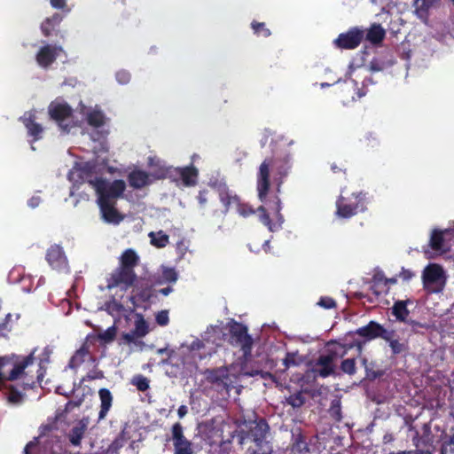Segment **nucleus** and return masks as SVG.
Here are the masks:
<instances>
[{
	"mask_svg": "<svg viewBox=\"0 0 454 454\" xmlns=\"http://www.w3.org/2000/svg\"><path fill=\"white\" fill-rule=\"evenodd\" d=\"M370 70L372 72H380L385 69V62L378 58H373L370 62Z\"/></svg>",
	"mask_w": 454,
	"mask_h": 454,
	"instance_id": "5fc2aeb1",
	"label": "nucleus"
},
{
	"mask_svg": "<svg viewBox=\"0 0 454 454\" xmlns=\"http://www.w3.org/2000/svg\"><path fill=\"white\" fill-rule=\"evenodd\" d=\"M115 202H98V205L105 222L109 223H119L122 216L114 207Z\"/></svg>",
	"mask_w": 454,
	"mask_h": 454,
	"instance_id": "a211bd4d",
	"label": "nucleus"
},
{
	"mask_svg": "<svg viewBox=\"0 0 454 454\" xmlns=\"http://www.w3.org/2000/svg\"><path fill=\"white\" fill-rule=\"evenodd\" d=\"M148 165L151 168H153V171L151 173L150 176H152L154 179L160 180L164 179L168 176L173 175V168L172 167H166L160 164V161L157 160L155 162L154 159L149 158Z\"/></svg>",
	"mask_w": 454,
	"mask_h": 454,
	"instance_id": "c85d7f7f",
	"label": "nucleus"
},
{
	"mask_svg": "<svg viewBox=\"0 0 454 454\" xmlns=\"http://www.w3.org/2000/svg\"><path fill=\"white\" fill-rule=\"evenodd\" d=\"M291 454H309V444L306 442L305 436L299 432L293 434V442L290 449Z\"/></svg>",
	"mask_w": 454,
	"mask_h": 454,
	"instance_id": "cd10ccee",
	"label": "nucleus"
},
{
	"mask_svg": "<svg viewBox=\"0 0 454 454\" xmlns=\"http://www.w3.org/2000/svg\"><path fill=\"white\" fill-rule=\"evenodd\" d=\"M336 353L330 352L326 355H320L311 369L314 377L327 378L335 374L334 361Z\"/></svg>",
	"mask_w": 454,
	"mask_h": 454,
	"instance_id": "f8f14e48",
	"label": "nucleus"
},
{
	"mask_svg": "<svg viewBox=\"0 0 454 454\" xmlns=\"http://www.w3.org/2000/svg\"><path fill=\"white\" fill-rule=\"evenodd\" d=\"M217 192H218L219 200L223 205V210H218V209L213 210L212 216L215 218H220L221 222H223L225 215H227L228 211L230 210L231 205V204L236 205L237 202H239V197L237 195H232L225 184L219 185L217 187Z\"/></svg>",
	"mask_w": 454,
	"mask_h": 454,
	"instance_id": "dca6fc26",
	"label": "nucleus"
},
{
	"mask_svg": "<svg viewBox=\"0 0 454 454\" xmlns=\"http://www.w3.org/2000/svg\"><path fill=\"white\" fill-rule=\"evenodd\" d=\"M330 417L336 422L342 420L341 403L340 399H333L328 410Z\"/></svg>",
	"mask_w": 454,
	"mask_h": 454,
	"instance_id": "58836bf2",
	"label": "nucleus"
},
{
	"mask_svg": "<svg viewBox=\"0 0 454 454\" xmlns=\"http://www.w3.org/2000/svg\"><path fill=\"white\" fill-rule=\"evenodd\" d=\"M340 370L348 375H354L356 372V358H347L341 361Z\"/></svg>",
	"mask_w": 454,
	"mask_h": 454,
	"instance_id": "79ce46f5",
	"label": "nucleus"
},
{
	"mask_svg": "<svg viewBox=\"0 0 454 454\" xmlns=\"http://www.w3.org/2000/svg\"><path fill=\"white\" fill-rule=\"evenodd\" d=\"M104 377L102 371H95L93 372H89L86 376V378L90 380H96V379H102Z\"/></svg>",
	"mask_w": 454,
	"mask_h": 454,
	"instance_id": "0e129e2a",
	"label": "nucleus"
},
{
	"mask_svg": "<svg viewBox=\"0 0 454 454\" xmlns=\"http://www.w3.org/2000/svg\"><path fill=\"white\" fill-rule=\"evenodd\" d=\"M151 244L157 248H163L169 243V237L163 231H151L149 233Z\"/></svg>",
	"mask_w": 454,
	"mask_h": 454,
	"instance_id": "72a5a7b5",
	"label": "nucleus"
},
{
	"mask_svg": "<svg viewBox=\"0 0 454 454\" xmlns=\"http://www.w3.org/2000/svg\"><path fill=\"white\" fill-rule=\"evenodd\" d=\"M214 195L208 190H201L199 192L197 200L200 208L205 209L209 201H212Z\"/></svg>",
	"mask_w": 454,
	"mask_h": 454,
	"instance_id": "c03bdc74",
	"label": "nucleus"
},
{
	"mask_svg": "<svg viewBox=\"0 0 454 454\" xmlns=\"http://www.w3.org/2000/svg\"><path fill=\"white\" fill-rule=\"evenodd\" d=\"M49 114L54 120L64 133H69L72 125L65 123L73 114V109L67 103H54L49 106Z\"/></svg>",
	"mask_w": 454,
	"mask_h": 454,
	"instance_id": "9d476101",
	"label": "nucleus"
},
{
	"mask_svg": "<svg viewBox=\"0 0 454 454\" xmlns=\"http://www.w3.org/2000/svg\"><path fill=\"white\" fill-rule=\"evenodd\" d=\"M128 182L129 186L134 189H142L152 183L150 174L141 169L132 170L128 175Z\"/></svg>",
	"mask_w": 454,
	"mask_h": 454,
	"instance_id": "4be33fe9",
	"label": "nucleus"
},
{
	"mask_svg": "<svg viewBox=\"0 0 454 454\" xmlns=\"http://www.w3.org/2000/svg\"><path fill=\"white\" fill-rule=\"evenodd\" d=\"M116 80L121 84H127L130 80V74L125 70H121L116 73Z\"/></svg>",
	"mask_w": 454,
	"mask_h": 454,
	"instance_id": "bf43d9fd",
	"label": "nucleus"
},
{
	"mask_svg": "<svg viewBox=\"0 0 454 454\" xmlns=\"http://www.w3.org/2000/svg\"><path fill=\"white\" fill-rule=\"evenodd\" d=\"M37 445H38V438L35 437L33 441H30L26 444L22 454H34L32 452V450L35 449L37 447Z\"/></svg>",
	"mask_w": 454,
	"mask_h": 454,
	"instance_id": "052dcab7",
	"label": "nucleus"
},
{
	"mask_svg": "<svg viewBox=\"0 0 454 454\" xmlns=\"http://www.w3.org/2000/svg\"><path fill=\"white\" fill-rule=\"evenodd\" d=\"M440 0H416V14L420 19H427L428 10L438 4Z\"/></svg>",
	"mask_w": 454,
	"mask_h": 454,
	"instance_id": "473e14b6",
	"label": "nucleus"
},
{
	"mask_svg": "<svg viewBox=\"0 0 454 454\" xmlns=\"http://www.w3.org/2000/svg\"><path fill=\"white\" fill-rule=\"evenodd\" d=\"M444 271L439 264L428 265L423 272L425 287L432 293H440L445 285Z\"/></svg>",
	"mask_w": 454,
	"mask_h": 454,
	"instance_id": "6e6552de",
	"label": "nucleus"
},
{
	"mask_svg": "<svg viewBox=\"0 0 454 454\" xmlns=\"http://www.w3.org/2000/svg\"><path fill=\"white\" fill-rule=\"evenodd\" d=\"M305 403V397L301 392L291 395L287 398V403L290 404L294 408H300Z\"/></svg>",
	"mask_w": 454,
	"mask_h": 454,
	"instance_id": "49530a36",
	"label": "nucleus"
},
{
	"mask_svg": "<svg viewBox=\"0 0 454 454\" xmlns=\"http://www.w3.org/2000/svg\"><path fill=\"white\" fill-rule=\"evenodd\" d=\"M134 333L137 337L141 338L148 333V325L142 316H139L135 321Z\"/></svg>",
	"mask_w": 454,
	"mask_h": 454,
	"instance_id": "ea45409f",
	"label": "nucleus"
},
{
	"mask_svg": "<svg viewBox=\"0 0 454 454\" xmlns=\"http://www.w3.org/2000/svg\"><path fill=\"white\" fill-rule=\"evenodd\" d=\"M20 120L26 127L28 136L33 137V142L42 138L43 128L41 124L35 121V114L28 113V116H27L26 114L23 117L20 118Z\"/></svg>",
	"mask_w": 454,
	"mask_h": 454,
	"instance_id": "412c9836",
	"label": "nucleus"
},
{
	"mask_svg": "<svg viewBox=\"0 0 454 454\" xmlns=\"http://www.w3.org/2000/svg\"><path fill=\"white\" fill-rule=\"evenodd\" d=\"M174 454H194L193 444L184 434L181 423L176 422L171 427Z\"/></svg>",
	"mask_w": 454,
	"mask_h": 454,
	"instance_id": "9b49d317",
	"label": "nucleus"
},
{
	"mask_svg": "<svg viewBox=\"0 0 454 454\" xmlns=\"http://www.w3.org/2000/svg\"><path fill=\"white\" fill-rule=\"evenodd\" d=\"M50 4L52 8L60 10L65 14L70 12L67 0H50Z\"/></svg>",
	"mask_w": 454,
	"mask_h": 454,
	"instance_id": "3c124183",
	"label": "nucleus"
},
{
	"mask_svg": "<svg viewBox=\"0 0 454 454\" xmlns=\"http://www.w3.org/2000/svg\"><path fill=\"white\" fill-rule=\"evenodd\" d=\"M229 343L240 348L245 360L251 357L254 340L248 334L247 325L233 320L229 326Z\"/></svg>",
	"mask_w": 454,
	"mask_h": 454,
	"instance_id": "423d86ee",
	"label": "nucleus"
},
{
	"mask_svg": "<svg viewBox=\"0 0 454 454\" xmlns=\"http://www.w3.org/2000/svg\"><path fill=\"white\" fill-rule=\"evenodd\" d=\"M236 206H237V211L239 212V214L244 217H247L251 215H254L256 212L249 205L242 203L240 199H239V202H237Z\"/></svg>",
	"mask_w": 454,
	"mask_h": 454,
	"instance_id": "de8ad7c7",
	"label": "nucleus"
},
{
	"mask_svg": "<svg viewBox=\"0 0 454 454\" xmlns=\"http://www.w3.org/2000/svg\"><path fill=\"white\" fill-rule=\"evenodd\" d=\"M12 319V314H7L4 319L0 323V337L6 336L7 333L11 331L9 322Z\"/></svg>",
	"mask_w": 454,
	"mask_h": 454,
	"instance_id": "6e6d98bb",
	"label": "nucleus"
},
{
	"mask_svg": "<svg viewBox=\"0 0 454 454\" xmlns=\"http://www.w3.org/2000/svg\"><path fill=\"white\" fill-rule=\"evenodd\" d=\"M413 273L409 270H403L400 273V277L404 280H409L412 278Z\"/></svg>",
	"mask_w": 454,
	"mask_h": 454,
	"instance_id": "774afa93",
	"label": "nucleus"
},
{
	"mask_svg": "<svg viewBox=\"0 0 454 454\" xmlns=\"http://www.w3.org/2000/svg\"><path fill=\"white\" fill-rule=\"evenodd\" d=\"M137 278L135 270L118 266L107 278V288L120 287L121 290H128L135 286Z\"/></svg>",
	"mask_w": 454,
	"mask_h": 454,
	"instance_id": "0eeeda50",
	"label": "nucleus"
},
{
	"mask_svg": "<svg viewBox=\"0 0 454 454\" xmlns=\"http://www.w3.org/2000/svg\"><path fill=\"white\" fill-rule=\"evenodd\" d=\"M137 338V335L134 333V331L132 330L130 333H125L123 335V339L129 342V343H131V342H134L135 341V339Z\"/></svg>",
	"mask_w": 454,
	"mask_h": 454,
	"instance_id": "69168bd1",
	"label": "nucleus"
},
{
	"mask_svg": "<svg viewBox=\"0 0 454 454\" xmlns=\"http://www.w3.org/2000/svg\"><path fill=\"white\" fill-rule=\"evenodd\" d=\"M203 374L206 381L215 387L217 391L229 392L231 380L229 370L226 367L207 369Z\"/></svg>",
	"mask_w": 454,
	"mask_h": 454,
	"instance_id": "1a4fd4ad",
	"label": "nucleus"
},
{
	"mask_svg": "<svg viewBox=\"0 0 454 454\" xmlns=\"http://www.w3.org/2000/svg\"><path fill=\"white\" fill-rule=\"evenodd\" d=\"M251 27L257 36L269 37L271 35L270 30L266 27L264 22L253 20Z\"/></svg>",
	"mask_w": 454,
	"mask_h": 454,
	"instance_id": "a19ab883",
	"label": "nucleus"
},
{
	"mask_svg": "<svg viewBox=\"0 0 454 454\" xmlns=\"http://www.w3.org/2000/svg\"><path fill=\"white\" fill-rule=\"evenodd\" d=\"M356 333L366 340H372L377 338H386L387 329L376 321H370L366 325L358 328Z\"/></svg>",
	"mask_w": 454,
	"mask_h": 454,
	"instance_id": "f3484780",
	"label": "nucleus"
},
{
	"mask_svg": "<svg viewBox=\"0 0 454 454\" xmlns=\"http://www.w3.org/2000/svg\"><path fill=\"white\" fill-rule=\"evenodd\" d=\"M448 232L447 229L444 231L433 230L429 239V247L432 250L440 254H444L448 251V248L444 246V235Z\"/></svg>",
	"mask_w": 454,
	"mask_h": 454,
	"instance_id": "b1692460",
	"label": "nucleus"
},
{
	"mask_svg": "<svg viewBox=\"0 0 454 454\" xmlns=\"http://www.w3.org/2000/svg\"><path fill=\"white\" fill-rule=\"evenodd\" d=\"M138 263L139 256L136 251L131 248L124 250L119 258V266L128 270H135V267H137Z\"/></svg>",
	"mask_w": 454,
	"mask_h": 454,
	"instance_id": "393cba45",
	"label": "nucleus"
},
{
	"mask_svg": "<svg viewBox=\"0 0 454 454\" xmlns=\"http://www.w3.org/2000/svg\"><path fill=\"white\" fill-rule=\"evenodd\" d=\"M135 294L131 296V301L135 306L145 305L155 296L152 286H136Z\"/></svg>",
	"mask_w": 454,
	"mask_h": 454,
	"instance_id": "5701e85b",
	"label": "nucleus"
},
{
	"mask_svg": "<svg viewBox=\"0 0 454 454\" xmlns=\"http://www.w3.org/2000/svg\"><path fill=\"white\" fill-rule=\"evenodd\" d=\"M116 327L114 325L108 327L106 331L98 334V339L106 343H110L116 337Z\"/></svg>",
	"mask_w": 454,
	"mask_h": 454,
	"instance_id": "a18cd8bd",
	"label": "nucleus"
},
{
	"mask_svg": "<svg viewBox=\"0 0 454 454\" xmlns=\"http://www.w3.org/2000/svg\"><path fill=\"white\" fill-rule=\"evenodd\" d=\"M89 356V348L86 344H83L74 356L70 358L68 366L71 369L78 368Z\"/></svg>",
	"mask_w": 454,
	"mask_h": 454,
	"instance_id": "2f4dec72",
	"label": "nucleus"
},
{
	"mask_svg": "<svg viewBox=\"0 0 454 454\" xmlns=\"http://www.w3.org/2000/svg\"><path fill=\"white\" fill-rule=\"evenodd\" d=\"M255 211L259 213L260 222L265 225L270 231H277V224L272 223L264 206H260Z\"/></svg>",
	"mask_w": 454,
	"mask_h": 454,
	"instance_id": "4c0bfd02",
	"label": "nucleus"
},
{
	"mask_svg": "<svg viewBox=\"0 0 454 454\" xmlns=\"http://www.w3.org/2000/svg\"><path fill=\"white\" fill-rule=\"evenodd\" d=\"M367 193L353 192L350 197L339 196L336 200V215L340 218H350L359 212L366 210Z\"/></svg>",
	"mask_w": 454,
	"mask_h": 454,
	"instance_id": "39448f33",
	"label": "nucleus"
},
{
	"mask_svg": "<svg viewBox=\"0 0 454 454\" xmlns=\"http://www.w3.org/2000/svg\"><path fill=\"white\" fill-rule=\"evenodd\" d=\"M41 203V198L39 196H33L27 201L28 206L31 208H35Z\"/></svg>",
	"mask_w": 454,
	"mask_h": 454,
	"instance_id": "e2e57ef3",
	"label": "nucleus"
},
{
	"mask_svg": "<svg viewBox=\"0 0 454 454\" xmlns=\"http://www.w3.org/2000/svg\"><path fill=\"white\" fill-rule=\"evenodd\" d=\"M156 322L159 325L165 326L168 324V312L167 310H161L156 315Z\"/></svg>",
	"mask_w": 454,
	"mask_h": 454,
	"instance_id": "13d9d810",
	"label": "nucleus"
},
{
	"mask_svg": "<svg viewBox=\"0 0 454 454\" xmlns=\"http://www.w3.org/2000/svg\"><path fill=\"white\" fill-rule=\"evenodd\" d=\"M383 288H384V286H380V283H373V282H372V286H370V290L376 296H379L382 294Z\"/></svg>",
	"mask_w": 454,
	"mask_h": 454,
	"instance_id": "680f3d73",
	"label": "nucleus"
},
{
	"mask_svg": "<svg viewBox=\"0 0 454 454\" xmlns=\"http://www.w3.org/2000/svg\"><path fill=\"white\" fill-rule=\"evenodd\" d=\"M246 427L239 432V443L243 444L246 441L254 442L255 448L247 450L250 454H273L272 446L266 440L270 426L264 418L247 422Z\"/></svg>",
	"mask_w": 454,
	"mask_h": 454,
	"instance_id": "f03ea898",
	"label": "nucleus"
},
{
	"mask_svg": "<svg viewBox=\"0 0 454 454\" xmlns=\"http://www.w3.org/2000/svg\"><path fill=\"white\" fill-rule=\"evenodd\" d=\"M271 162V159H266L260 165L257 173L256 190L260 201L268 205L269 208L274 211L278 220V223H276L277 230H278L281 227V224L284 223V216L281 214L282 206L278 195L275 194L274 196L269 198V192L270 188V168Z\"/></svg>",
	"mask_w": 454,
	"mask_h": 454,
	"instance_id": "7ed1b4c3",
	"label": "nucleus"
},
{
	"mask_svg": "<svg viewBox=\"0 0 454 454\" xmlns=\"http://www.w3.org/2000/svg\"><path fill=\"white\" fill-rule=\"evenodd\" d=\"M162 278L166 282L175 283L177 280V273L173 268H165L162 271Z\"/></svg>",
	"mask_w": 454,
	"mask_h": 454,
	"instance_id": "8fccbe9b",
	"label": "nucleus"
},
{
	"mask_svg": "<svg viewBox=\"0 0 454 454\" xmlns=\"http://www.w3.org/2000/svg\"><path fill=\"white\" fill-rule=\"evenodd\" d=\"M385 35L386 31L381 25L374 23L368 29L365 38L370 43L376 44L381 43L384 40Z\"/></svg>",
	"mask_w": 454,
	"mask_h": 454,
	"instance_id": "c756f323",
	"label": "nucleus"
},
{
	"mask_svg": "<svg viewBox=\"0 0 454 454\" xmlns=\"http://www.w3.org/2000/svg\"><path fill=\"white\" fill-rule=\"evenodd\" d=\"M132 384L141 392L146 391L150 387L149 380L143 375H137L132 380Z\"/></svg>",
	"mask_w": 454,
	"mask_h": 454,
	"instance_id": "37998d69",
	"label": "nucleus"
},
{
	"mask_svg": "<svg viewBox=\"0 0 454 454\" xmlns=\"http://www.w3.org/2000/svg\"><path fill=\"white\" fill-rule=\"evenodd\" d=\"M386 278L382 274H375L372 278L373 283H380V286H384V280Z\"/></svg>",
	"mask_w": 454,
	"mask_h": 454,
	"instance_id": "338daca9",
	"label": "nucleus"
},
{
	"mask_svg": "<svg viewBox=\"0 0 454 454\" xmlns=\"http://www.w3.org/2000/svg\"><path fill=\"white\" fill-rule=\"evenodd\" d=\"M173 175L179 176L185 186H194L197 184L199 171L193 165H190L184 168H175Z\"/></svg>",
	"mask_w": 454,
	"mask_h": 454,
	"instance_id": "6ab92c4d",
	"label": "nucleus"
},
{
	"mask_svg": "<svg viewBox=\"0 0 454 454\" xmlns=\"http://www.w3.org/2000/svg\"><path fill=\"white\" fill-rule=\"evenodd\" d=\"M87 122L95 128L102 127L105 124V115L101 111H91L87 114Z\"/></svg>",
	"mask_w": 454,
	"mask_h": 454,
	"instance_id": "e433bc0d",
	"label": "nucleus"
},
{
	"mask_svg": "<svg viewBox=\"0 0 454 454\" xmlns=\"http://www.w3.org/2000/svg\"><path fill=\"white\" fill-rule=\"evenodd\" d=\"M65 51L61 46L56 44H46L42 46L35 55V60L42 68H49Z\"/></svg>",
	"mask_w": 454,
	"mask_h": 454,
	"instance_id": "ddd939ff",
	"label": "nucleus"
},
{
	"mask_svg": "<svg viewBox=\"0 0 454 454\" xmlns=\"http://www.w3.org/2000/svg\"><path fill=\"white\" fill-rule=\"evenodd\" d=\"M45 259L53 270H64L68 268L67 257L60 245H51L47 249Z\"/></svg>",
	"mask_w": 454,
	"mask_h": 454,
	"instance_id": "2eb2a0df",
	"label": "nucleus"
},
{
	"mask_svg": "<svg viewBox=\"0 0 454 454\" xmlns=\"http://www.w3.org/2000/svg\"><path fill=\"white\" fill-rule=\"evenodd\" d=\"M100 398V411L98 412V420H102L106 418L108 411H110L113 403V395L107 388H100L98 391Z\"/></svg>",
	"mask_w": 454,
	"mask_h": 454,
	"instance_id": "a878e982",
	"label": "nucleus"
},
{
	"mask_svg": "<svg viewBox=\"0 0 454 454\" xmlns=\"http://www.w3.org/2000/svg\"><path fill=\"white\" fill-rule=\"evenodd\" d=\"M364 38V31L354 27L346 33H341L334 40V44L339 49L353 50L358 47Z\"/></svg>",
	"mask_w": 454,
	"mask_h": 454,
	"instance_id": "4468645a",
	"label": "nucleus"
},
{
	"mask_svg": "<svg viewBox=\"0 0 454 454\" xmlns=\"http://www.w3.org/2000/svg\"><path fill=\"white\" fill-rule=\"evenodd\" d=\"M128 440L126 433L121 431L119 435L113 441L106 450V454H119L120 450L124 446Z\"/></svg>",
	"mask_w": 454,
	"mask_h": 454,
	"instance_id": "f704fd0d",
	"label": "nucleus"
},
{
	"mask_svg": "<svg viewBox=\"0 0 454 454\" xmlns=\"http://www.w3.org/2000/svg\"><path fill=\"white\" fill-rule=\"evenodd\" d=\"M283 364L285 370L289 369L291 366L298 365L299 362L296 360V354L288 352L283 359Z\"/></svg>",
	"mask_w": 454,
	"mask_h": 454,
	"instance_id": "864d4df0",
	"label": "nucleus"
},
{
	"mask_svg": "<svg viewBox=\"0 0 454 454\" xmlns=\"http://www.w3.org/2000/svg\"><path fill=\"white\" fill-rule=\"evenodd\" d=\"M409 301H396L392 307V314L395 317L397 321L407 322L408 316L410 314L407 309Z\"/></svg>",
	"mask_w": 454,
	"mask_h": 454,
	"instance_id": "7c9ffc66",
	"label": "nucleus"
},
{
	"mask_svg": "<svg viewBox=\"0 0 454 454\" xmlns=\"http://www.w3.org/2000/svg\"><path fill=\"white\" fill-rule=\"evenodd\" d=\"M362 142L364 144L365 146L372 148L379 145L378 138L372 133H368L367 135H365Z\"/></svg>",
	"mask_w": 454,
	"mask_h": 454,
	"instance_id": "4d7b16f0",
	"label": "nucleus"
},
{
	"mask_svg": "<svg viewBox=\"0 0 454 454\" xmlns=\"http://www.w3.org/2000/svg\"><path fill=\"white\" fill-rule=\"evenodd\" d=\"M86 182L95 190L98 202H115L114 200L121 198L126 189V184L121 179L109 183L102 177H91L87 175Z\"/></svg>",
	"mask_w": 454,
	"mask_h": 454,
	"instance_id": "20e7f679",
	"label": "nucleus"
},
{
	"mask_svg": "<svg viewBox=\"0 0 454 454\" xmlns=\"http://www.w3.org/2000/svg\"><path fill=\"white\" fill-rule=\"evenodd\" d=\"M34 353L35 350L22 359L14 355L0 356V390L5 391L6 400L11 404L22 403L26 391L43 380L44 371L41 363L36 371V380L29 375L28 368L35 363Z\"/></svg>",
	"mask_w": 454,
	"mask_h": 454,
	"instance_id": "f257e3e1",
	"label": "nucleus"
},
{
	"mask_svg": "<svg viewBox=\"0 0 454 454\" xmlns=\"http://www.w3.org/2000/svg\"><path fill=\"white\" fill-rule=\"evenodd\" d=\"M85 433L84 426H75L74 427L68 434L69 442L74 446H80L82 439L83 438Z\"/></svg>",
	"mask_w": 454,
	"mask_h": 454,
	"instance_id": "c9c22d12",
	"label": "nucleus"
},
{
	"mask_svg": "<svg viewBox=\"0 0 454 454\" xmlns=\"http://www.w3.org/2000/svg\"><path fill=\"white\" fill-rule=\"evenodd\" d=\"M123 305L121 302L117 301L115 299H113L112 301L106 302V309L110 314H119L123 310Z\"/></svg>",
	"mask_w": 454,
	"mask_h": 454,
	"instance_id": "09e8293b",
	"label": "nucleus"
},
{
	"mask_svg": "<svg viewBox=\"0 0 454 454\" xmlns=\"http://www.w3.org/2000/svg\"><path fill=\"white\" fill-rule=\"evenodd\" d=\"M63 20V15L54 13L52 16L46 18L41 24V30L44 36L49 37L59 26Z\"/></svg>",
	"mask_w": 454,
	"mask_h": 454,
	"instance_id": "bb28decb",
	"label": "nucleus"
},
{
	"mask_svg": "<svg viewBox=\"0 0 454 454\" xmlns=\"http://www.w3.org/2000/svg\"><path fill=\"white\" fill-rule=\"evenodd\" d=\"M385 336L386 338H383L382 340L388 343L393 356H397L408 350V342L401 341L395 330H387V334H385Z\"/></svg>",
	"mask_w": 454,
	"mask_h": 454,
	"instance_id": "aec40b11",
	"label": "nucleus"
},
{
	"mask_svg": "<svg viewBox=\"0 0 454 454\" xmlns=\"http://www.w3.org/2000/svg\"><path fill=\"white\" fill-rule=\"evenodd\" d=\"M317 305L324 309H329L335 308L337 304L332 297L323 296L317 301Z\"/></svg>",
	"mask_w": 454,
	"mask_h": 454,
	"instance_id": "603ef678",
	"label": "nucleus"
}]
</instances>
